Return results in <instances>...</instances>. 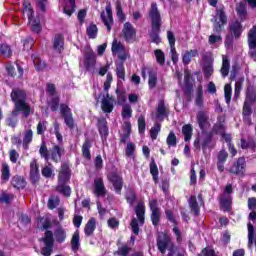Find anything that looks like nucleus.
<instances>
[{
    "label": "nucleus",
    "instance_id": "obj_1",
    "mask_svg": "<svg viewBox=\"0 0 256 256\" xmlns=\"http://www.w3.org/2000/svg\"><path fill=\"white\" fill-rule=\"evenodd\" d=\"M11 99L15 105V109L12 112L13 117H17L19 113H22L24 117L31 115V106L27 103V92L23 89H13L11 92Z\"/></svg>",
    "mask_w": 256,
    "mask_h": 256
},
{
    "label": "nucleus",
    "instance_id": "obj_2",
    "mask_svg": "<svg viewBox=\"0 0 256 256\" xmlns=\"http://www.w3.org/2000/svg\"><path fill=\"white\" fill-rule=\"evenodd\" d=\"M149 17L152 25V31L150 33L151 40L156 45H159L161 43V37H159V33H161V13H159L157 3L155 2L151 4Z\"/></svg>",
    "mask_w": 256,
    "mask_h": 256
},
{
    "label": "nucleus",
    "instance_id": "obj_3",
    "mask_svg": "<svg viewBox=\"0 0 256 256\" xmlns=\"http://www.w3.org/2000/svg\"><path fill=\"white\" fill-rule=\"evenodd\" d=\"M69 179H71V170L69 169V165L62 164L58 174V185L56 187V191H58V193H62L65 197H69L71 195V188L66 185Z\"/></svg>",
    "mask_w": 256,
    "mask_h": 256
},
{
    "label": "nucleus",
    "instance_id": "obj_4",
    "mask_svg": "<svg viewBox=\"0 0 256 256\" xmlns=\"http://www.w3.org/2000/svg\"><path fill=\"white\" fill-rule=\"evenodd\" d=\"M23 15H26L28 17L29 26L31 28V31L33 33H41V20L39 18H35L33 8L31 7V3L25 1L23 3Z\"/></svg>",
    "mask_w": 256,
    "mask_h": 256
},
{
    "label": "nucleus",
    "instance_id": "obj_5",
    "mask_svg": "<svg viewBox=\"0 0 256 256\" xmlns=\"http://www.w3.org/2000/svg\"><path fill=\"white\" fill-rule=\"evenodd\" d=\"M225 25H227V15H225V7L221 6L216 9V14L214 16V33H221Z\"/></svg>",
    "mask_w": 256,
    "mask_h": 256
},
{
    "label": "nucleus",
    "instance_id": "obj_6",
    "mask_svg": "<svg viewBox=\"0 0 256 256\" xmlns=\"http://www.w3.org/2000/svg\"><path fill=\"white\" fill-rule=\"evenodd\" d=\"M157 247L162 255H165V251L170 252L168 256L173 255L174 245H173V242L171 241V237H169V235H167V234L159 235V237L157 239Z\"/></svg>",
    "mask_w": 256,
    "mask_h": 256
},
{
    "label": "nucleus",
    "instance_id": "obj_7",
    "mask_svg": "<svg viewBox=\"0 0 256 256\" xmlns=\"http://www.w3.org/2000/svg\"><path fill=\"white\" fill-rule=\"evenodd\" d=\"M111 49L113 55H118V59H120V61H127V59L131 58L129 49L125 48V45L117 39L113 40Z\"/></svg>",
    "mask_w": 256,
    "mask_h": 256
},
{
    "label": "nucleus",
    "instance_id": "obj_8",
    "mask_svg": "<svg viewBox=\"0 0 256 256\" xmlns=\"http://www.w3.org/2000/svg\"><path fill=\"white\" fill-rule=\"evenodd\" d=\"M122 37L126 43H135L137 41V30L130 22H126L122 29Z\"/></svg>",
    "mask_w": 256,
    "mask_h": 256
},
{
    "label": "nucleus",
    "instance_id": "obj_9",
    "mask_svg": "<svg viewBox=\"0 0 256 256\" xmlns=\"http://www.w3.org/2000/svg\"><path fill=\"white\" fill-rule=\"evenodd\" d=\"M100 17L108 33H110L113 27V8L111 7V3L106 5L105 11L101 12Z\"/></svg>",
    "mask_w": 256,
    "mask_h": 256
},
{
    "label": "nucleus",
    "instance_id": "obj_10",
    "mask_svg": "<svg viewBox=\"0 0 256 256\" xmlns=\"http://www.w3.org/2000/svg\"><path fill=\"white\" fill-rule=\"evenodd\" d=\"M107 179L112 183L115 193L121 195L123 189V176L119 175L117 172H110L107 175Z\"/></svg>",
    "mask_w": 256,
    "mask_h": 256
},
{
    "label": "nucleus",
    "instance_id": "obj_11",
    "mask_svg": "<svg viewBox=\"0 0 256 256\" xmlns=\"http://www.w3.org/2000/svg\"><path fill=\"white\" fill-rule=\"evenodd\" d=\"M158 205L159 203L157 202V199H152L149 201L150 211H152L151 221L155 226L159 225V221H161V208H159Z\"/></svg>",
    "mask_w": 256,
    "mask_h": 256
},
{
    "label": "nucleus",
    "instance_id": "obj_12",
    "mask_svg": "<svg viewBox=\"0 0 256 256\" xmlns=\"http://www.w3.org/2000/svg\"><path fill=\"white\" fill-rule=\"evenodd\" d=\"M245 167H247L245 158L240 157L237 159L236 162L233 163V165L228 169V171L233 175H240L241 177H243L245 175Z\"/></svg>",
    "mask_w": 256,
    "mask_h": 256
},
{
    "label": "nucleus",
    "instance_id": "obj_13",
    "mask_svg": "<svg viewBox=\"0 0 256 256\" xmlns=\"http://www.w3.org/2000/svg\"><path fill=\"white\" fill-rule=\"evenodd\" d=\"M196 119H197L199 128L201 129V131H203V133L204 131H207L209 127H211V123L209 122V116L207 115V113L203 111H199L197 113Z\"/></svg>",
    "mask_w": 256,
    "mask_h": 256
},
{
    "label": "nucleus",
    "instance_id": "obj_14",
    "mask_svg": "<svg viewBox=\"0 0 256 256\" xmlns=\"http://www.w3.org/2000/svg\"><path fill=\"white\" fill-rule=\"evenodd\" d=\"M65 155V148L63 146L54 145L52 149L50 150V156L49 159L54 161V163H59L61 161V157Z\"/></svg>",
    "mask_w": 256,
    "mask_h": 256
},
{
    "label": "nucleus",
    "instance_id": "obj_15",
    "mask_svg": "<svg viewBox=\"0 0 256 256\" xmlns=\"http://www.w3.org/2000/svg\"><path fill=\"white\" fill-rule=\"evenodd\" d=\"M94 194L96 197H105V195H107L103 178H96L94 180Z\"/></svg>",
    "mask_w": 256,
    "mask_h": 256
},
{
    "label": "nucleus",
    "instance_id": "obj_16",
    "mask_svg": "<svg viewBox=\"0 0 256 256\" xmlns=\"http://www.w3.org/2000/svg\"><path fill=\"white\" fill-rule=\"evenodd\" d=\"M115 100L109 93L106 94V97L102 100L101 109L104 113H111L114 108Z\"/></svg>",
    "mask_w": 256,
    "mask_h": 256
},
{
    "label": "nucleus",
    "instance_id": "obj_17",
    "mask_svg": "<svg viewBox=\"0 0 256 256\" xmlns=\"http://www.w3.org/2000/svg\"><path fill=\"white\" fill-rule=\"evenodd\" d=\"M236 13L241 21H247L249 19V16L247 14V2L242 1L236 5Z\"/></svg>",
    "mask_w": 256,
    "mask_h": 256
},
{
    "label": "nucleus",
    "instance_id": "obj_18",
    "mask_svg": "<svg viewBox=\"0 0 256 256\" xmlns=\"http://www.w3.org/2000/svg\"><path fill=\"white\" fill-rule=\"evenodd\" d=\"M233 203V198L231 195L222 194L220 196V207L222 211H231V205Z\"/></svg>",
    "mask_w": 256,
    "mask_h": 256
},
{
    "label": "nucleus",
    "instance_id": "obj_19",
    "mask_svg": "<svg viewBox=\"0 0 256 256\" xmlns=\"http://www.w3.org/2000/svg\"><path fill=\"white\" fill-rule=\"evenodd\" d=\"M30 179L33 183L39 181V164L37 163V159H33L30 162Z\"/></svg>",
    "mask_w": 256,
    "mask_h": 256
},
{
    "label": "nucleus",
    "instance_id": "obj_20",
    "mask_svg": "<svg viewBox=\"0 0 256 256\" xmlns=\"http://www.w3.org/2000/svg\"><path fill=\"white\" fill-rule=\"evenodd\" d=\"M135 213H136V217L138 219L139 225H144L145 224V203L144 202H139L136 205Z\"/></svg>",
    "mask_w": 256,
    "mask_h": 256
},
{
    "label": "nucleus",
    "instance_id": "obj_21",
    "mask_svg": "<svg viewBox=\"0 0 256 256\" xmlns=\"http://www.w3.org/2000/svg\"><path fill=\"white\" fill-rule=\"evenodd\" d=\"M64 45H65V38H63V35L57 34L53 40L54 51H56L57 53H61L65 49Z\"/></svg>",
    "mask_w": 256,
    "mask_h": 256
},
{
    "label": "nucleus",
    "instance_id": "obj_22",
    "mask_svg": "<svg viewBox=\"0 0 256 256\" xmlns=\"http://www.w3.org/2000/svg\"><path fill=\"white\" fill-rule=\"evenodd\" d=\"M227 157H229V154L225 150H221L218 153L217 169L220 173L225 171V161H227Z\"/></svg>",
    "mask_w": 256,
    "mask_h": 256
},
{
    "label": "nucleus",
    "instance_id": "obj_23",
    "mask_svg": "<svg viewBox=\"0 0 256 256\" xmlns=\"http://www.w3.org/2000/svg\"><path fill=\"white\" fill-rule=\"evenodd\" d=\"M231 69V61L229 60V56H222V67L220 69L222 77H227L229 75V71Z\"/></svg>",
    "mask_w": 256,
    "mask_h": 256
},
{
    "label": "nucleus",
    "instance_id": "obj_24",
    "mask_svg": "<svg viewBox=\"0 0 256 256\" xmlns=\"http://www.w3.org/2000/svg\"><path fill=\"white\" fill-rule=\"evenodd\" d=\"M96 228H97V220H95V218H90L84 228V233L86 237H91V235L95 233Z\"/></svg>",
    "mask_w": 256,
    "mask_h": 256
},
{
    "label": "nucleus",
    "instance_id": "obj_25",
    "mask_svg": "<svg viewBox=\"0 0 256 256\" xmlns=\"http://www.w3.org/2000/svg\"><path fill=\"white\" fill-rule=\"evenodd\" d=\"M199 55V52L196 49L193 50H185L182 53V62L184 65H189L191 63V59L193 57H197Z\"/></svg>",
    "mask_w": 256,
    "mask_h": 256
},
{
    "label": "nucleus",
    "instance_id": "obj_26",
    "mask_svg": "<svg viewBox=\"0 0 256 256\" xmlns=\"http://www.w3.org/2000/svg\"><path fill=\"white\" fill-rule=\"evenodd\" d=\"M230 33L235 36V39H239L241 37V33H243V25H241V22L236 21L230 24Z\"/></svg>",
    "mask_w": 256,
    "mask_h": 256
},
{
    "label": "nucleus",
    "instance_id": "obj_27",
    "mask_svg": "<svg viewBox=\"0 0 256 256\" xmlns=\"http://www.w3.org/2000/svg\"><path fill=\"white\" fill-rule=\"evenodd\" d=\"M95 63H97V58L95 56V53L88 52L85 55L84 65L86 69H91V67H95Z\"/></svg>",
    "mask_w": 256,
    "mask_h": 256
},
{
    "label": "nucleus",
    "instance_id": "obj_28",
    "mask_svg": "<svg viewBox=\"0 0 256 256\" xmlns=\"http://www.w3.org/2000/svg\"><path fill=\"white\" fill-rule=\"evenodd\" d=\"M98 129L102 139H107V136L109 135V128H107V120H98Z\"/></svg>",
    "mask_w": 256,
    "mask_h": 256
},
{
    "label": "nucleus",
    "instance_id": "obj_29",
    "mask_svg": "<svg viewBox=\"0 0 256 256\" xmlns=\"http://www.w3.org/2000/svg\"><path fill=\"white\" fill-rule=\"evenodd\" d=\"M71 247L74 253H77V251H79V247H81L79 230H76L72 235Z\"/></svg>",
    "mask_w": 256,
    "mask_h": 256
},
{
    "label": "nucleus",
    "instance_id": "obj_30",
    "mask_svg": "<svg viewBox=\"0 0 256 256\" xmlns=\"http://www.w3.org/2000/svg\"><path fill=\"white\" fill-rule=\"evenodd\" d=\"M11 177V168L9 167V164L6 162L2 163L1 166V179L2 181H9V178Z\"/></svg>",
    "mask_w": 256,
    "mask_h": 256
},
{
    "label": "nucleus",
    "instance_id": "obj_31",
    "mask_svg": "<svg viewBox=\"0 0 256 256\" xmlns=\"http://www.w3.org/2000/svg\"><path fill=\"white\" fill-rule=\"evenodd\" d=\"M182 135H184V141H191V137H193V126L191 124H185L182 127Z\"/></svg>",
    "mask_w": 256,
    "mask_h": 256
},
{
    "label": "nucleus",
    "instance_id": "obj_32",
    "mask_svg": "<svg viewBox=\"0 0 256 256\" xmlns=\"http://www.w3.org/2000/svg\"><path fill=\"white\" fill-rule=\"evenodd\" d=\"M0 55L4 57V59H9L13 55V50H11V46L9 44H0Z\"/></svg>",
    "mask_w": 256,
    "mask_h": 256
},
{
    "label": "nucleus",
    "instance_id": "obj_33",
    "mask_svg": "<svg viewBox=\"0 0 256 256\" xmlns=\"http://www.w3.org/2000/svg\"><path fill=\"white\" fill-rule=\"evenodd\" d=\"M33 64L36 70L38 71H44V69L47 67V64L41 60V57L38 55H32Z\"/></svg>",
    "mask_w": 256,
    "mask_h": 256
},
{
    "label": "nucleus",
    "instance_id": "obj_34",
    "mask_svg": "<svg viewBox=\"0 0 256 256\" xmlns=\"http://www.w3.org/2000/svg\"><path fill=\"white\" fill-rule=\"evenodd\" d=\"M33 141V130L28 129L24 132L23 148L29 149V144Z\"/></svg>",
    "mask_w": 256,
    "mask_h": 256
},
{
    "label": "nucleus",
    "instance_id": "obj_35",
    "mask_svg": "<svg viewBox=\"0 0 256 256\" xmlns=\"http://www.w3.org/2000/svg\"><path fill=\"white\" fill-rule=\"evenodd\" d=\"M54 237L57 243H63L67 239V232L63 228H58L54 231Z\"/></svg>",
    "mask_w": 256,
    "mask_h": 256
},
{
    "label": "nucleus",
    "instance_id": "obj_36",
    "mask_svg": "<svg viewBox=\"0 0 256 256\" xmlns=\"http://www.w3.org/2000/svg\"><path fill=\"white\" fill-rule=\"evenodd\" d=\"M11 183L16 189H24L25 185H27L25 179L21 176H14Z\"/></svg>",
    "mask_w": 256,
    "mask_h": 256
},
{
    "label": "nucleus",
    "instance_id": "obj_37",
    "mask_svg": "<svg viewBox=\"0 0 256 256\" xmlns=\"http://www.w3.org/2000/svg\"><path fill=\"white\" fill-rule=\"evenodd\" d=\"M248 227V246L252 247L255 243V227L250 222L247 224Z\"/></svg>",
    "mask_w": 256,
    "mask_h": 256
},
{
    "label": "nucleus",
    "instance_id": "obj_38",
    "mask_svg": "<svg viewBox=\"0 0 256 256\" xmlns=\"http://www.w3.org/2000/svg\"><path fill=\"white\" fill-rule=\"evenodd\" d=\"M91 140L86 139L82 146V155L85 159H91Z\"/></svg>",
    "mask_w": 256,
    "mask_h": 256
},
{
    "label": "nucleus",
    "instance_id": "obj_39",
    "mask_svg": "<svg viewBox=\"0 0 256 256\" xmlns=\"http://www.w3.org/2000/svg\"><path fill=\"white\" fill-rule=\"evenodd\" d=\"M248 46L256 47V26H253L248 32Z\"/></svg>",
    "mask_w": 256,
    "mask_h": 256
},
{
    "label": "nucleus",
    "instance_id": "obj_40",
    "mask_svg": "<svg viewBox=\"0 0 256 256\" xmlns=\"http://www.w3.org/2000/svg\"><path fill=\"white\" fill-rule=\"evenodd\" d=\"M195 105L197 107H203V86L199 85L196 91Z\"/></svg>",
    "mask_w": 256,
    "mask_h": 256
},
{
    "label": "nucleus",
    "instance_id": "obj_41",
    "mask_svg": "<svg viewBox=\"0 0 256 256\" xmlns=\"http://www.w3.org/2000/svg\"><path fill=\"white\" fill-rule=\"evenodd\" d=\"M150 173L153 177V181L157 183L159 181V168L157 167L155 161L150 163Z\"/></svg>",
    "mask_w": 256,
    "mask_h": 256
},
{
    "label": "nucleus",
    "instance_id": "obj_42",
    "mask_svg": "<svg viewBox=\"0 0 256 256\" xmlns=\"http://www.w3.org/2000/svg\"><path fill=\"white\" fill-rule=\"evenodd\" d=\"M154 55L156 57L157 63L163 67V65H165V52H163L161 49H156L154 50Z\"/></svg>",
    "mask_w": 256,
    "mask_h": 256
},
{
    "label": "nucleus",
    "instance_id": "obj_43",
    "mask_svg": "<svg viewBox=\"0 0 256 256\" xmlns=\"http://www.w3.org/2000/svg\"><path fill=\"white\" fill-rule=\"evenodd\" d=\"M189 206L194 215H199V204L197 203V197L191 196L189 200Z\"/></svg>",
    "mask_w": 256,
    "mask_h": 256
},
{
    "label": "nucleus",
    "instance_id": "obj_44",
    "mask_svg": "<svg viewBox=\"0 0 256 256\" xmlns=\"http://www.w3.org/2000/svg\"><path fill=\"white\" fill-rule=\"evenodd\" d=\"M98 29H97V25L95 24H90L87 27L86 33L89 37V39H95L97 37V33H98Z\"/></svg>",
    "mask_w": 256,
    "mask_h": 256
},
{
    "label": "nucleus",
    "instance_id": "obj_45",
    "mask_svg": "<svg viewBox=\"0 0 256 256\" xmlns=\"http://www.w3.org/2000/svg\"><path fill=\"white\" fill-rule=\"evenodd\" d=\"M124 61L117 64L116 66V75L118 79H122V81H125V65L123 64Z\"/></svg>",
    "mask_w": 256,
    "mask_h": 256
},
{
    "label": "nucleus",
    "instance_id": "obj_46",
    "mask_svg": "<svg viewBox=\"0 0 256 256\" xmlns=\"http://www.w3.org/2000/svg\"><path fill=\"white\" fill-rule=\"evenodd\" d=\"M213 135V132L203 133L202 149H207V147H209V144L213 139Z\"/></svg>",
    "mask_w": 256,
    "mask_h": 256
},
{
    "label": "nucleus",
    "instance_id": "obj_47",
    "mask_svg": "<svg viewBox=\"0 0 256 256\" xmlns=\"http://www.w3.org/2000/svg\"><path fill=\"white\" fill-rule=\"evenodd\" d=\"M42 175L46 179H51L53 177V164L49 163L47 166L42 168Z\"/></svg>",
    "mask_w": 256,
    "mask_h": 256
},
{
    "label": "nucleus",
    "instance_id": "obj_48",
    "mask_svg": "<svg viewBox=\"0 0 256 256\" xmlns=\"http://www.w3.org/2000/svg\"><path fill=\"white\" fill-rule=\"evenodd\" d=\"M160 132H161V124L155 123L150 130V137L152 141H155V139H157Z\"/></svg>",
    "mask_w": 256,
    "mask_h": 256
},
{
    "label": "nucleus",
    "instance_id": "obj_49",
    "mask_svg": "<svg viewBox=\"0 0 256 256\" xmlns=\"http://www.w3.org/2000/svg\"><path fill=\"white\" fill-rule=\"evenodd\" d=\"M208 43L210 45H221L223 43V37H221V35L212 34L208 38Z\"/></svg>",
    "mask_w": 256,
    "mask_h": 256
},
{
    "label": "nucleus",
    "instance_id": "obj_50",
    "mask_svg": "<svg viewBox=\"0 0 256 256\" xmlns=\"http://www.w3.org/2000/svg\"><path fill=\"white\" fill-rule=\"evenodd\" d=\"M166 143L168 147H177V136L175 135L174 132H170L167 139Z\"/></svg>",
    "mask_w": 256,
    "mask_h": 256
},
{
    "label": "nucleus",
    "instance_id": "obj_51",
    "mask_svg": "<svg viewBox=\"0 0 256 256\" xmlns=\"http://www.w3.org/2000/svg\"><path fill=\"white\" fill-rule=\"evenodd\" d=\"M44 245L53 246V232L46 231L44 237L42 238Z\"/></svg>",
    "mask_w": 256,
    "mask_h": 256
},
{
    "label": "nucleus",
    "instance_id": "obj_52",
    "mask_svg": "<svg viewBox=\"0 0 256 256\" xmlns=\"http://www.w3.org/2000/svg\"><path fill=\"white\" fill-rule=\"evenodd\" d=\"M69 3V6L64 7V13L71 17L73 15V12L75 11V0H67Z\"/></svg>",
    "mask_w": 256,
    "mask_h": 256
},
{
    "label": "nucleus",
    "instance_id": "obj_53",
    "mask_svg": "<svg viewBox=\"0 0 256 256\" xmlns=\"http://www.w3.org/2000/svg\"><path fill=\"white\" fill-rule=\"evenodd\" d=\"M133 115V110L131 109V106L129 104H126L122 108V117L123 119H131Z\"/></svg>",
    "mask_w": 256,
    "mask_h": 256
},
{
    "label": "nucleus",
    "instance_id": "obj_54",
    "mask_svg": "<svg viewBox=\"0 0 256 256\" xmlns=\"http://www.w3.org/2000/svg\"><path fill=\"white\" fill-rule=\"evenodd\" d=\"M203 73H204V77L206 79H209V77H211V75H213V63H206L203 66Z\"/></svg>",
    "mask_w": 256,
    "mask_h": 256
},
{
    "label": "nucleus",
    "instance_id": "obj_55",
    "mask_svg": "<svg viewBox=\"0 0 256 256\" xmlns=\"http://www.w3.org/2000/svg\"><path fill=\"white\" fill-rule=\"evenodd\" d=\"M61 200L57 196H51L48 200V209H55L56 207H59V203Z\"/></svg>",
    "mask_w": 256,
    "mask_h": 256
},
{
    "label": "nucleus",
    "instance_id": "obj_56",
    "mask_svg": "<svg viewBox=\"0 0 256 256\" xmlns=\"http://www.w3.org/2000/svg\"><path fill=\"white\" fill-rule=\"evenodd\" d=\"M39 153H40L41 157L43 159H45V161H49L50 152L47 149V145H45V143L41 144Z\"/></svg>",
    "mask_w": 256,
    "mask_h": 256
},
{
    "label": "nucleus",
    "instance_id": "obj_57",
    "mask_svg": "<svg viewBox=\"0 0 256 256\" xmlns=\"http://www.w3.org/2000/svg\"><path fill=\"white\" fill-rule=\"evenodd\" d=\"M211 132L213 135H223L225 133V126L221 123L215 124Z\"/></svg>",
    "mask_w": 256,
    "mask_h": 256
},
{
    "label": "nucleus",
    "instance_id": "obj_58",
    "mask_svg": "<svg viewBox=\"0 0 256 256\" xmlns=\"http://www.w3.org/2000/svg\"><path fill=\"white\" fill-rule=\"evenodd\" d=\"M148 85L150 89H155V87H157V73L156 72H152L149 75V79H148Z\"/></svg>",
    "mask_w": 256,
    "mask_h": 256
},
{
    "label": "nucleus",
    "instance_id": "obj_59",
    "mask_svg": "<svg viewBox=\"0 0 256 256\" xmlns=\"http://www.w3.org/2000/svg\"><path fill=\"white\" fill-rule=\"evenodd\" d=\"M135 149H136L135 143H133V142L128 143L126 146V151H125L126 156L132 157V158L135 157Z\"/></svg>",
    "mask_w": 256,
    "mask_h": 256
},
{
    "label": "nucleus",
    "instance_id": "obj_60",
    "mask_svg": "<svg viewBox=\"0 0 256 256\" xmlns=\"http://www.w3.org/2000/svg\"><path fill=\"white\" fill-rule=\"evenodd\" d=\"M241 147L243 149H255L256 144L253 140H245V139H241Z\"/></svg>",
    "mask_w": 256,
    "mask_h": 256
},
{
    "label": "nucleus",
    "instance_id": "obj_61",
    "mask_svg": "<svg viewBox=\"0 0 256 256\" xmlns=\"http://www.w3.org/2000/svg\"><path fill=\"white\" fill-rule=\"evenodd\" d=\"M51 111H57L59 109V96L53 97L51 101L48 102Z\"/></svg>",
    "mask_w": 256,
    "mask_h": 256
},
{
    "label": "nucleus",
    "instance_id": "obj_62",
    "mask_svg": "<svg viewBox=\"0 0 256 256\" xmlns=\"http://www.w3.org/2000/svg\"><path fill=\"white\" fill-rule=\"evenodd\" d=\"M60 113H61L62 117H67L69 115H73V113L71 112V108H69V106L67 104L60 105Z\"/></svg>",
    "mask_w": 256,
    "mask_h": 256
},
{
    "label": "nucleus",
    "instance_id": "obj_63",
    "mask_svg": "<svg viewBox=\"0 0 256 256\" xmlns=\"http://www.w3.org/2000/svg\"><path fill=\"white\" fill-rule=\"evenodd\" d=\"M116 15L120 21H125V14L123 13V8L121 7V2H116Z\"/></svg>",
    "mask_w": 256,
    "mask_h": 256
},
{
    "label": "nucleus",
    "instance_id": "obj_64",
    "mask_svg": "<svg viewBox=\"0 0 256 256\" xmlns=\"http://www.w3.org/2000/svg\"><path fill=\"white\" fill-rule=\"evenodd\" d=\"M224 95L226 103L229 105L231 103V84H226L224 86Z\"/></svg>",
    "mask_w": 256,
    "mask_h": 256
}]
</instances>
